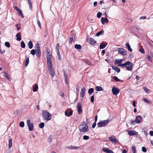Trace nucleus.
Wrapping results in <instances>:
<instances>
[{
    "instance_id": "f257e3e1",
    "label": "nucleus",
    "mask_w": 153,
    "mask_h": 153,
    "mask_svg": "<svg viewBox=\"0 0 153 153\" xmlns=\"http://www.w3.org/2000/svg\"><path fill=\"white\" fill-rule=\"evenodd\" d=\"M133 64L131 62L127 61L123 64L118 65V66L121 67L122 68L125 67L128 71H131L132 69Z\"/></svg>"
},
{
    "instance_id": "f03ea898",
    "label": "nucleus",
    "mask_w": 153,
    "mask_h": 153,
    "mask_svg": "<svg viewBox=\"0 0 153 153\" xmlns=\"http://www.w3.org/2000/svg\"><path fill=\"white\" fill-rule=\"evenodd\" d=\"M42 115L44 119L47 121L50 120L51 119V114L46 110L43 111Z\"/></svg>"
},
{
    "instance_id": "7ed1b4c3",
    "label": "nucleus",
    "mask_w": 153,
    "mask_h": 153,
    "mask_svg": "<svg viewBox=\"0 0 153 153\" xmlns=\"http://www.w3.org/2000/svg\"><path fill=\"white\" fill-rule=\"evenodd\" d=\"M84 124L81 125L79 127V130L81 132H87L88 129V126L85 122H84Z\"/></svg>"
},
{
    "instance_id": "20e7f679",
    "label": "nucleus",
    "mask_w": 153,
    "mask_h": 153,
    "mask_svg": "<svg viewBox=\"0 0 153 153\" xmlns=\"http://www.w3.org/2000/svg\"><path fill=\"white\" fill-rule=\"evenodd\" d=\"M142 120L141 116L138 115L136 117L135 120H131V123L132 124H135V123L139 124L142 122Z\"/></svg>"
},
{
    "instance_id": "39448f33",
    "label": "nucleus",
    "mask_w": 153,
    "mask_h": 153,
    "mask_svg": "<svg viewBox=\"0 0 153 153\" xmlns=\"http://www.w3.org/2000/svg\"><path fill=\"white\" fill-rule=\"evenodd\" d=\"M109 122V121L108 119L101 121L97 123V127L99 128L104 127L108 125Z\"/></svg>"
},
{
    "instance_id": "423d86ee",
    "label": "nucleus",
    "mask_w": 153,
    "mask_h": 153,
    "mask_svg": "<svg viewBox=\"0 0 153 153\" xmlns=\"http://www.w3.org/2000/svg\"><path fill=\"white\" fill-rule=\"evenodd\" d=\"M47 63L48 66H52V54L47 56Z\"/></svg>"
},
{
    "instance_id": "0eeeda50",
    "label": "nucleus",
    "mask_w": 153,
    "mask_h": 153,
    "mask_svg": "<svg viewBox=\"0 0 153 153\" xmlns=\"http://www.w3.org/2000/svg\"><path fill=\"white\" fill-rule=\"evenodd\" d=\"M109 140L111 141L113 143H119L118 140L115 138V136L111 135L108 138Z\"/></svg>"
},
{
    "instance_id": "6e6552de",
    "label": "nucleus",
    "mask_w": 153,
    "mask_h": 153,
    "mask_svg": "<svg viewBox=\"0 0 153 153\" xmlns=\"http://www.w3.org/2000/svg\"><path fill=\"white\" fill-rule=\"evenodd\" d=\"M117 51L119 53H121L123 56L127 54V52L123 48H118L117 49Z\"/></svg>"
},
{
    "instance_id": "1a4fd4ad",
    "label": "nucleus",
    "mask_w": 153,
    "mask_h": 153,
    "mask_svg": "<svg viewBox=\"0 0 153 153\" xmlns=\"http://www.w3.org/2000/svg\"><path fill=\"white\" fill-rule=\"evenodd\" d=\"M119 89L115 87H113L112 89V91L113 94L114 95H116L117 94L119 93Z\"/></svg>"
},
{
    "instance_id": "9d476101",
    "label": "nucleus",
    "mask_w": 153,
    "mask_h": 153,
    "mask_svg": "<svg viewBox=\"0 0 153 153\" xmlns=\"http://www.w3.org/2000/svg\"><path fill=\"white\" fill-rule=\"evenodd\" d=\"M48 69L52 77H53L55 75V73L54 69L52 68V66H49Z\"/></svg>"
},
{
    "instance_id": "9b49d317",
    "label": "nucleus",
    "mask_w": 153,
    "mask_h": 153,
    "mask_svg": "<svg viewBox=\"0 0 153 153\" xmlns=\"http://www.w3.org/2000/svg\"><path fill=\"white\" fill-rule=\"evenodd\" d=\"M77 108L78 113L80 114L82 113V110L81 107V105L79 102H78L77 105Z\"/></svg>"
},
{
    "instance_id": "f8f14e48",
    "label": "nucleus",
    "mask_w": 153,
    "mask_h": 153,
    "mask_svg": "<svg viewBox=\"0 0 153 153\" xmlns=\"http://www.w3.org/2000/svg\"><path fill=\"white\" fill-rule=\"evenodd\" d=\"M73 111L72 110H71L69 111V110H67L65 111V115L67 117H69L72 115L73 114Z\"/></svg>"
},
{
    "instance_id": "ddd939ff",
    "label": "nucleus",
    "mask_w": 153,
    "mask_h": 153,
    "mask_svg": "<svg viewBox=\"0 0 153 153\" xmlns=\"http://www.w3.org/2000/svg\"><path fill=\"white\" fill-rule=\"evenodd\" d=\"M128 134L130 136H132L137 135L138 134V133L134 130L129 131H128Z\"/></svg>"
},
{
    "instance_id": "4468645a",
    "label": "nucleus",
    "mask_w": 153,
    "mask_h": 153,
    "mask_svg": "<svg viewBox=\"0 0 153 153\" xmlns=\"http://www.w3.org/2000/svg\"><path fill=\"white\" fill-rule=\"evenodd\" d=\"M102 151L107 153H113V151L106 148H103Z\"/></svg>"
},
{
    "instance_id": "2eb2a0df",
    "label": "nucleus",
    "mask_w": 153,
    "mask_h": 153,
    "mask_svg": "<svg viewBox=\"0 0 153 153\" xmlns=\"http://www.w3.org/2000/svg\"><path fill=\"white\" fill-rule=\"evenodd\" d=\"M88 42L91 45H94L96 43V42L94 39L90 38L88 41Z\"/></svg>"
},
{
    "instance_id": "dca6fc26",
    "label": "nucleus",
    "mask_w": 153,
    "mask_h": 153,
    "mask_svg": "<svg viewBox=\"0 0 153 153\" xmlns=\"http://www.w3.org/2000/svg\"><path fill=\"white\" fill-rule=\"evenodd\" d=\"M123 59H116L115 60V64H121V63L122 61H123Z\"/></svg>"
},
{
    "instance_id": "f3484780",
    "label": "nucleus",
    "mask_w": 153,
    "mask_h": 153,
    "mask_svg": "<svg viewBox=\"0 0 153 153\" xmlns=\"http://www.w3.org/2000/svg\"><path fill=\"white\" fill-rule=\"evenodd\" d=\"M85 88H83L81 89V93L80 94V97H82L84 96L85 92Z\"/></svg>"
},
{
    "instance_id": "a211bd4d",
    "label": "nucleus",
    "mask_w": 153,
    "mask_h": 153,
    "mask_svg": "<svg viewBox=\"0 0 153 153\" xmlns=\"http://www.w3.org/2000/svg\"><path fill=\"white\" fill-rule=\"evenodd\" d=\"M112 68L113 70H115L117 73H119L120 71V69L117 67L112 66Z\"/></svg>"
},
{
    "instance_id": "6ab92c4d",
    "label": "nucleus",
    "mask_w": 153,
    "mask_h": 153,
    "mask_svg": "<svg viewBox=\"0 0 153 153\" xmlns=\"http://www.w3.org/2000/svg\"><path fill=\"white\" fill-rule=\"evenodd\" d=\"M35 48L36 49V51H40L39 44L38 43H37L36 44L35 46Z\"/></svg>"
},
{
    "instance_id": "aec40b11",
    "label": "nucleus",
    "mask_w": 153,
    "mask_h": 153,
    "mask_svg": "<svg viewBox=\"0 0 153 153\" xmlns=\"http://www.w3.org/2000/svg\"><path fill=\"white\" fill-rule=\"evenodd\" d=\"M126 46L129 51H130V52H131L132 51V49L131 48L130 46V45L129 44L126 43Z\"/></svg>"
},
{
    "instance_id": "412c9836",
    "label": "nucleus",
    "mask_w": 153,
    "mask_h": 153,
    "mask_svg": "<svg viewBox=\"0 0 153 153\" xmlns=\"http://www.w3.org/2000/svg\"><path fill=\"white\" fill-rule=\"evenodd\" d=\"M27 126L28 127V129L30 131H32L33 130V126L32 123L28 125Z\"/></svg>"
},
{
    "instance_id": "4be33fe9",
    "label": "nucleus",
    "mask_w": 153,
    "mask_h": 153,
    "mask_svg": "<svg viewBox=\"0 0 153 153\" xmlns=\"http://www.w3.org/2000/svg\"><path fill=\"white\" fill-rule=\"evenodd\" d=\"M95 90L97 91H102L103 89L101 86H97L95 87Z\"/></svg>"
},
{
    "instance_id": "5701e85b",
    "label": "nucleus",
    "mask_w": 153,
    "mask_h": 153,
    "mask_svg": "<svg viewBox=\"0 0 153 153\" xmlns=\"http://www.w3.org/2000/svg\"><path fill=\"white\" fill-rule=\"evenodd\" d=\"M12 145V140L11 138L9 140L8 147L10 148Z\"/></svg>"
},
{
    "instance_id": "b1692460",
    "label": "nucleus",
    "mask_w": 153,
    "mask_h": 153,
    "mask_svg": "<svg viewBox=\"0 0 153 153\" xmlns=\"http://www.w3.org/2000/svg\"><path fill=\"white\" fill-rule=\"evenodd\" d=\"M28 47L30 49H32L33 47V44L31 41H30L28 43Z\"/></svg>"
},
{
    "instance_id": "393cba45",
    "label": "nucleus",
    "mask_w": 153,
    "mask_h": 153,
    "mask_svg": "<svg viewBox=\"0 0 153 153\" xmlns=\"http://www.w3.org/2000/svg\"><path fill=\"white\" fill-rule=\"evenodd\" d=\"M106 46V45L104 43H102L100 44V49H104Z\"/></svg>"
},
{
    "instance_id": "a878e982",
    "label": "nucleus",
    "mask_w": 153,
    "mask_h": 153,
    "mask_svg": "<svg viewBox=\"0 0 153 153\" xmlns=\"http://www.w3.org/2000/svg\"><path fill=\"white\" fill-rule=\"evenodd\" d=\"M4 77L8 80H10V78L9 77V75L5 72H4Z\"/></svg>"
},
{
    "instance_id": "bb28decb",
    "label": "nucleus",
    "mask_w": 153,
    "mask_h": 153,
    "mask_svg": "<svg viewBox=\"0 0 153 153\" xmlns=\"http://www.w3.org/2000/svg\"><path fill=\"white\" fill-rule=\"evenodd\" d=\"M74 48L77 49H79L81 48V46L80 45L76 44L74 45Z\"/></svg>"
},
{
    "instance_id": "cd10ccee",
    "label": "nucleus",
    "mask_w": 153,
    "mask_h": 153,
    "mask_svg": "<svg viewBox=\"0 0 153 153\" xmlns=\"http://www.w3.org/2000/svg\"><path fill=\"white\" fill-rule=\"evenodd\" d=\"M29 57H27L25 60V66L26 67L29 64Z\"/></svg>"
},
{
    "instance_id": "c85d7f7f",
    "label": "nucleus",
    "mask_w": 153,
    "mask_h": 153,
    "mask_svg": "<svg viewBox=\"0 0 153 153\" xmlns=\"http://www.w3.org/2000/svg\"><path fill=\"white\" fill-rule=\"evenodd\" d=\"M104 32V31L103 30H101L100 31H99L98 32H97L96 34V36H99L100 35L102 34V33H103Z\"/></svg>"
},
{
    "instance_id": "c756f323",
    "label": "nucleus",
    "mask_w": 153,
    "mask_h": 153,
    "mask_svg": "<svg viewBox=\"0 0 153 153\" xmlns=\"http://www.w3.org/2000/svg\"><path fill=\"white\" fill-rule=\"evenodd\" d=\"M142 100L143 101H144L149 105H150L151 104V102L150 101L148 100L146 98H143Z\"/></svg>"
},
{
    "instance_id": "7c9ffc66",
    "label": "nucleus",
    "mask_w": 153,
    "mask_h": 153,
    "mask_svg": "<svg viewBox=\"0 0 153 153\" xmlns=\"http://www.w3.org/2000/svg\"><path fill=\"white\" fill-rule=\"evenodd\" d=\"M16 36L17 37L16 39L17 40H18V41H20L21 40V38L19 36H20L19 33H17L16 35Z\"/></svg>"
},
{
    "instance_id": "2f4dec72",
    "label": "nucleus",
    "mask_w": 153,
    "mask_h": 153,
    "mask_svg": "<svg viewBox=\"0 0 153 153\" xmlns=\"http://www.w3.org/2000/svg\"><path fill=\"white\" fill-rule=\"evenodd\" d=\"M38 87L37 84L35 86L33 87V91L34 92L36 91L38 89Z\"/></svg>"
},
{
    "instance_id": "473e14b6",
    "label": "nucleus",
    "mask_w": 153,
    "mask_h": 153,
    "mask_svg": "<svg viewBox=\"0 0 153 153\" xmlns=\"http://www.w3.org/2000/svg\"><path fill=\"white\" fill-rule=\"evenodd\" d=\"M36 56L38 58H40L41 55V52L40 51H36Z\"/></svg>"
},
{
    "instance_id": "72a5a7b5",
    "label": "nucleus",
    "mask_w": 153,
    "mask_h": 153,
    "mask_svg": "<svg viewBox=\"0 0 153 153\" xmlns=\"http://www.w3.org/2000/svg\"><path fill=\"white\" fill-rule=\"evenodd\" d=\"M94 91V89L93 88H90L88 89V93L89 94H92Z\"/></svg>"
},
{
    "instance_id": "f704fd0d",
    "label": "nucleus",
    "mask_w": 153,
    "mask_h": 153,
    "mask_svg": "<svg viewBox=\"0 0 153 153\" xmlns=\"http://www.w3.org/2000/svg\"><path fill=\"white\" fill-rule=\"evenodd\" d=\"M21 46L22 48H25V42L23 41H22L21 43Z\"/></svg>"
},
{
    "instance_id": "c9c22d12",
    "label": "nucleus",
    "mask_w": 153,
    "mask_h": 153,
    "mask_svg": "<svg viewBox=\"0 0 153 153\" xmlns=\"http://www.w3.org/2000/svg\"><path fill=\"white\" fill-rule=\"evenodd\" d=\"M19 13V14L21 16L22 18H24V16L22 14V12L21 10L20 9V10H19V11L18 12Z\"/></svg>"
},
{
    "instance_id": "e433bc0d",
    "label": "nucleus",
    "mask_w": 153,
    "mask_h": 153,
    "mask_svg": "<svg viewBox=\"0 0 153 153\" xmlns=\"http://www.w3.org/2000/svg\"><path fill=\"white\" fill-rule=\"evenodd\" d=\"M78 147L74 146H71L68 147V148L69 149H77L78 148Z\"/></svg>"
},
{
    "instance_id": "4c0bfd02",
    "label": "nucleus",
    "mask_w": 153,
    "mask_h": 153,
    "mask_svg": "<svg viewBox=\"0 0 153 153\" xmlns=\"http://www.w3.org/2000/svg\"><path fill=\"white\" fill-rule=\"evenodd\" d=\"M19 125L21 127H23L24 126L25 124L24 122L22 121L20 122Z\"/></svg>"
},
{
    "instance_id": "58836bf2",
    "label": "nucleus",
    "mask_w": 153,
    "mask_h": 153,
    "mask_svg": "<svg viewBox=\"0 0 153 153\" xmlns=\"http://www.w3.org/2000/svg\"><path fill=\"white\" fill-rule=\"evenodd\" d=\"M36 51L34 49H32L31 50L30 52V53L33 55H34L36 54Z\"/></svg>"
},
{
    "instance_id": "ea45409f",
    "label": "nucleus",
    "mask_w": 153,
    "mask_h": 153,
    "mask_svg": "<svg viewBox=\"0 0 153 153\" xmlns=\"http://www.w3.org/2000/svg\"><path fill=\"white\" fill-rule=\"evenodd\" d=\"M44 123H41L39 124V128H43L44 126Z\"/></svg>"
},
{
    "instance_id": "a19ab883",
    "label": "nucleus",
    "mask_w": 153,
    "mask_h": 153,
    "mask_svg": "<svg viewBox=\"0 0 153 153\" xmlns=\"http://www.w3.org/2000/svg\"><path fill=\"white\" fill-rule=\"evenodd\" d=\"M28 2L29 3V4L30 8V9H31L32 8V3L31 2V0H28Z\"/></svg>"
},
{
    "instance_id": "79ce46f5",
    "label": "nucleus",
    "mask_w": 153,
    "mask_h": 153,
    "mask_svg": "<svg viewBox=\"0 0 153 153\" xmlns=\"http://www.w3.org/2000/svg\"><path fill=\"white\" fill-rule=\"evenodd\" d=\"M5 45L7 48H9L10 47V44L8 42H6L5 43Z\"/></svg>"
},
{
    "instance_id": "37998d69",
    "label": "nucleus",
    "mask_w": 153,
    "mask_h": 153,
    "mask_svg": "<svg viewBox=\"0 0 153 153\" xmlns=\"http://www.w3.org/2000/svg\"><path fill=\"white\" fill-rule=\"evenodd\" d=\"M83 139L85 140H87L89 139V137L88 136L84 135L83 136Z\"/></svg>"
},
{
    "instance_id": "c03bdc74",
    "label": "nucleus",
    "mask_w": 153,
    "mask_h": 153,
    "mask_svg": "<svg viewBox=\"0 0 153 153\" xmlns=\"http://www.w3.org/2000/svg\"><path fill=\"white\" fill-rule=\"evenodd\" d=\"M132 151L133 153H136V148L135 146H133L131 147Z\"/></svg>"
},
{
    "instance_id": "a18cd8bd",
    "label": "nucleus",
    "mask_w": 153,
    "mask_h": 153,
    "mask_svg": "<svg viewBox=\"0 0 153 153\" xmlns=\"http://www.w3.org/2000/svg\"><path fill=\"white\" fill-rule=\"evenodd\" d=\"M102 13L100 12H98L97 14V17L98 18H100L101 16Z\"/></svg>"
},
{
    "instance_id": "49530a36",
    "label": "nucleus",
    "mask_w": 153,
    "mask_h": 153,
    "mask_svg": "<svg viewBox=\"0 0 153 153\" xmlns=\"http://www.w3.org/2000/svg\"><path fill=\"white\" fill-rule=\"evenodd\" d=\"M144 90L146 92V93H149V90L146 88V87H144Z\"/></svg>"
},
{
    "instance_id": "de8ad7c7",
    "label": "nucleus",
    "mask_w": 153,
    "mask_h": 153,
    "mask_svg": "<svg viewBox=\"0 0 153 153\" xmlns=\"http://www.w3.org/2000/svg\"><path fill=\"white\" fill-rule=\"evenodd\" d=\"M37 24H38V26L39 27H40V28H41V23L40 22V21H39V19H38L37 21Z\"/></svg>"
},
{
    "instance_id": "09e8293b",
    "label": "nucleus",
    "mask_w": 153,
    "mask_h": 153,
    "mask_svg": "<svg viewBox=\"0 0 153 153\" xmlns=\"http://www.w3.org/2000/svg\"><path fill=\"white\" fill-rule=\"evenodd\" d=\"M5 52V50L3 49H2L0 47V53H3Z\"/></svg>"
},
{
    "instance_id": "8fccbe9b",
    "label": "nucleus",
    "mask_w": 153,
    "mask_h": 153,
    "mask_svg": "<svg viewBox=\"0 0 153 153\" xmlns=\"http://www.w3.org/2000/svg\"><path fill=\"white\" fill-rule=\"evenodd\" d=\"M101 20L102 23L104 25L105 23V22L104 19L103 17L101 18Z\"/></svg>"
},
{
    "instance_id": "3c124183",
    "label": "nucleus",
    "mask_w": 153,
    "mask_h": 153,
    "mask_svg": "<svg viewBox=\"0 0 153 153\" xmlns=\"http://www.w3.org/2000/svg\"><path fill=\"white\" fill-rule=\"evenodd\" d=\"M114 79L116 80V81H120V80L118 79V77L117 76H115L114 77Z\"/></svg>"
},
{
    "instance_id": "603ef678",
    "label": "nucleus",
    "mask_w": 153,
    "mask_h": 153,
    "mask_svg": "<svg viewBox=\"0 0 153 153\" xmlns=\"http://www.w3.org/2000/svg\"><path fill=\"white\" fill-rule=\"evenodd\" d=\"M59 44L58 43H57L56 45V48L57 51V52H59Z\"/></svg>"
},
{
    "instance_id": "864d4df0",
    "label": "nucleus",
    "mask_w": 153,
    "mask_h": 153,
    "mask_svg": "<svg viewBox=\"0 0 153 153\" xmlns=\"http://www.w3.org/2000/svg\"><path fill=\"white\" fill-rule=\"evenodd\" d=\"M57 53L58 56V59L59 60L61 59V57L60 56L59 52H57Z\"/></svg>"
},
{
    "instance_id": "5fc2aeb1",
    "label": "nucleus",
    "mask_w": 153,
    "mask_h": 153,
    "mask_svg": "<svg viewBox=\"0 0 153 153\" xmlns=\"http://www.w3.org/2000/svg\"><path fill=\"white\" fill-rule=\"evenodd\" d=\"M142 151L143 152H146L147 151V150L144 147H143L142 149Z\"/></svg>"
},
{
    "instance_id": "6e6d98bb",
    "label": "nucleus",
    "mask_w": 153,
    "mask_h": 153,
    "mask_svg": "<svg viewBox=\"0 0 153 153\" xmlns=\"http://www.w3.org/2000/svg\"><path fill=\"white\" fill-rule=\"evenodd\" d=\"M91 100L92 102H93L94 100V96H92L91 97Z\"/></svg>"
},
{
    "instance_id": "4d7b16f0",
    "label": "nucleus",
    "mask_w": 153,
    "mask_h": 153,
    "mask_svg": "<svg viewBox=\"0 0 153 153\" xmlns=\"http://www.w3.org/2000/svg\"><path fill=\"white\" fill-rule=\"evenodd\" d=\"M73 38L72 37H70L69 38V42L70 43H71L73 41Z\"/></svg>"
},
{
    "instance_id": "13d9d810",
    "label": "nucleus",
    "mask_w": 153,
    "mask_h": 153,
    "mask_svg": "<svg viewBox=\"0 0 153 153\" xmlns=\"http://www.w3.org/2000/svg\"><path fill=\"white\" fill-rule=\"evenodd\" d=\"M96 125V122H94L92 125V128H94Z\"/></svg>"
},
{
    "instance_id": "bf43d9fd",
    "label": "nucleus",
    "mask_w": 153,
    "mask_h": 153,
    "mask_svg": "<svg viewBox=\"0 0 153 153\" xmlns=\"http://www.w3.org/2000/svg\"><path fill=\"white\" fill-rule=\"evenodd\" d=\"M148 59L150 61H152V60L151 57L149 55H148L147 57Z\"/></svg>"
},
{
    "instance_id": "052dcab7",
    "label": "nucleus",
    "mask_w": 153,
    "mask_h": 153,
    "mask_svg": "<svg viewBox=\"0 0 153 153\" xmlns=\"http://www.w3.org/2000/svg\"><path fill=\"white\" fill-rule=\"evenodd\" d=\"M15 9L16 10H17L18 12L19 11V10H20V9H19V8H18L16 6H15L14 7Z\"/></svg>"
},
{
    "instance_id": "680f3d73",
    "label": "nucleus",
    "mask_w": 153,
    "mask_h": 153,
    "mask_svg": "<svg viewBox=\"0 0 153 153\" xmlns=\"http://www.w3.org/2000/svg\"><path fill=\"white\" fill-rule=\"evenodd\" d=\"M30 122V119H28L27 120V125H28L31 124Z\"/></svg>"
},
{
    "instance_id": "e2e57ef3",
    "label": "nucleus",
    "mask_w": 153,
    "mask_h": 153,
    "mask_svg": "<svg viewBox=\"0 0 153 153\" xmlns=\"http://www.w3.org/2000/svg\"><path fill=\"white\" fill-rule=\"evenodd\" d=\"M140 52L142 53H143L145 52V51H144V50L143 49V48H142V49H140Z\"/></svg>"
},
{
    "instance_id": "0e129e2a",
    "label": "nucleus",
    "mask_w": 153,
    "mask_h": 153,
    "mask_svg": "<svg viewBox=\"0 0 153 153\" xmlns=\"http://www.w3.org/2000/svg\"><path fill=\"white\" fill-rule=\"evenodd\" d=\"M146 18V16H141L140 18V19H145Z\"/></svg>"
},
{
    "instance_id": "69168bd1",
    "label": "nucleus",
    "mask_w": 153,
    "mask_h": 153,
    "mask_svg": "<svg viewBox=\"0 0 153 153\" xmlns=\"http://www.w3.org/2000/svg\"><path fill=\"white\" fill-rule=\"evenodd\" d=\"M149 134L151 136H153V131H150L149 132Z\"/></svg>"
},
{
    "instance_id": "338daca9",
    "label": "nucleus",
    "mask_w": 153,
    "mask_h": 153,
    "mask_svg": "<svg viewBox=\"0 0 153 153\" xmlns=\"http://www.w3.org/2000/svg\"><path fill=\"white\" fill-rule=\"evenodd\" d=\"M19 112V110H15L14 111V114H17Z\"/></svg>"
},
{
    "instance_id": "774afa93",
    "label": "nucleus",
    "mask_w": 153,
    "mask_h": 153,
    "mask_svg": "<svg viewBox=\"0 0 153 153\" xmlns=\"http://www.w3.org/2000/svg\"><path fill=\"white\" fill-rule=\"evenodd\" d=\"M132 105L134 107H135V102L134 101L132 102Z\"/></svg>"
}]
</instances>
